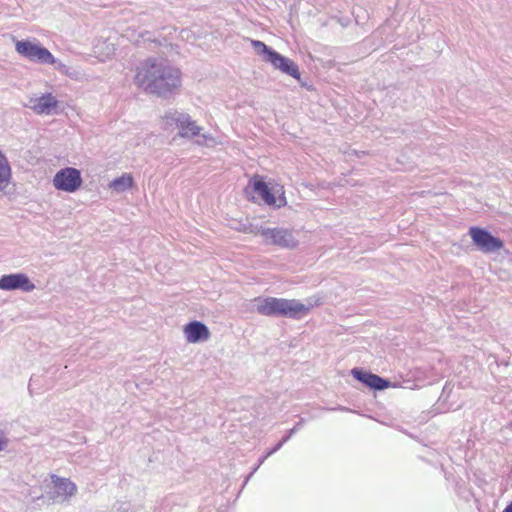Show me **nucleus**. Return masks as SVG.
<instances>
[{
  "mask_svg": "<svg viewBox=\"0 0 512 512\" xmlns=\"http://www.w3.org/2000/svg\"><path fill=\"white\" fill-rule=\"evenodd\" d=\"M133 81L147 94L169 97L181 89L183 73L168 58L150 56L136 66Z\"/></svg>",
  "mask_w": 512,
  "mask_h": 512,
  "instance_id": "nucleus-1",
  "label": "nucleus"
},
{
  "mask_svg": "<svg viewBox=\"0 0 512 512\" xmlns=\"http://www.w3.org/2000/svg\"><path fill=\"white\" fill-rule=\"evenodd\" d=\"M245 192L251 195L253 200L262 201L271 207L281 208L287 204L284 186L275 181L267 182L259 174L249 179Z\"/></svg>",
  "mask_w": 512,
  "mask_h": 512,
  "instance_id": "nucleus-2",
  "label": "nucleus"
},
{
  "mask_svg": "<svg viewBox=\"0 0 512 512\" xmlns=\"http://www.w3.org/2000/svg\"><path fill=\"white\" fill-rule=\"evenodd\" d=\"M258 301L257 311L265 316L300 318L311 310V306H306L295 299L267 297Z\"/></svg>",
  "mask_w": 512,
  "mask_h": 512,
  "instance_id": "nucleus-3",
  "label": "nucleus"
},
{
  "mask_svg": "<svg viewBox=\"0 0 512 512\" xmlns=\"http://www.w3.org/2000/svg\"><path fill=\"white\" fill-rule=\"evenodd\" d=\"M15 49L24 58L42 64H55L56 59L51 52L38 43L28 40L17 41Z\"/></svg>",
  "mask_w": 512,
  "mask_h": 512,
  "instance_id": "nucleus-4",
  "label": "nucleus"
},
{
  "mask_svg": "<svg viewBox=\"0 0 512 512\" xmlns=\"http://www.w3.org/2000/svg\"><path fill=\"white\" fill-rule=\"evenodd\" d=\"M81 173L76 168L66 167L59 170L54 178L53 185L57 190L68 193L76 192L82 186Z\"/></svg>",
  "mask_w": 512,
  "mask_h": 512,
  "instance_id": "nucleus-5",
  "label": "nucleus"
},
{
  "mask_svg": "<svg viewBox=\"0 0 512 512\" xmlns=\"http://www.w3.org/2000/svg\"><path fill=\"white\" fill-rule=\"evenodd\" d=\"M469 235L482 252L489 253L503 248V242L497 237L491 235L487 230L476 226L470 227Z\"/></svg>",
  "mask_w": 512,
  "mask_h": 512,
  "instance_id": "nucleus-6",
  "label": "nucleus"
},
{
  "mask_svg": "<svg viewBox=\"0 0 512 512\" xmlns=\"http://www.w3.org/2000/svg\"><path fill=\"white\" fill-rule=\"evenodd\" d=\"M263 236L269 244L279 246L281 248L292 249L297 246V240L293 233L284 228H272L263 231Z\"/></svg>",
  "mask_w": 512,
  "mask_h": 512,
  "instance_id": "nucleus-7",
  "label": "nucleus"
},
{
  "mask_svg": "<svg viewBox=\"0 0 512 512\" xmlns=\"http://www.w3.org/2000/svg\"><path fill=\"white\" fill-rule=\"evenodd\" d=\"M35 285L29 280V278L22 273L3 275L0 278V289L1 290H16L20 289L25 292L34 290Z\"/></svg>",
  "mask_w": 512,
  "mask_h": 512,
  "instance_id": "nucleus-8",
  "label": "nucleus"
},
{
  "mask_svg": "<svg viewBox=\"0 0 512 512\" xmlns=\"http://www.w3.org/2000/svg\"><path fill=\"white\" fill-rule=\"evenodd\" d=\"M265 60L271 63L274 68L279 69L283 73L290 75L297 80L300 79V72L297 64L291 59L284 57L280 53L276 51L269 52V58H265Z\"/></svg>",
  "mask_w": 512,
  "mask_h": 512,
  "instance_id": "nucleus-9",
  "label": "nucleus"
},
{
  "mask_svg": "<svg viewBox=\"0 0 512 512\" xmlns=\"http://www.w3.org/2000/svg\"><path fill=\"white\" fill-rule=\"evenodd\" d=\"M351 373L355 379L374 390H384L392 386L388 380L371 372L354 368Z\"/></svg>",
  "mask_w": 512,
  "mask_h": 512,
  "instance_id": "nucleus-10",
  "label": "nucleus"
},
{
  "mask_svg": "<svg viewBox=\"0 0 512 512\" xmlns=\"http://www.w3.org/2000/svg\"><path fill=\"white\" fill-rule=\"evenodd\" d=\"M183 332L188 343L206 341L210 337L209 329L200 321H192L188 323L184 326Z\"/></svg>",
  "mask_w": 512,
  "mask_h": 512,
  "instance_id": "nucleus-11",
  "label": "nucleus"
},
{
  "mask_svg": "<svg viewBox=\"0 0 512 512\" xmlns=\"http://www.w3.org/2000/svg\"><path fill=\"white\" fill-rule=\"evenodd\" d=\"M58 105L57 99L47 93L40 97H34L29 100V107L37 114H50Z\"/></svg>",
  "mask_w": 512,
  "mask_h": 512,
  "instance_id": "nucleus-12",
  "label": "nucleus"
},
{
  "mask_svg": "<svg viewBox=\"0 0 512 512\" xmlns=\"http://www.w3.org/2000/svg\"><path fill=\"white\" fill-rule=\"evenodd\" d=\"M176 122L181 137H194L199 135L201 128L198 127L195 122L191 121L189 116L180 115L176 119Z\"/></svg>",
  "mask_w": 512,
  "mask_h": 512,
  "instance_id": "nucleus-13",
  "label": "nucleus"
},
{
  "mask_svg": "<svg viewBox=\"0 0 512 512\" xmlns=\"http://www.w3.org/2000/svg\"><path fill=\"white\" fill-rule=\"evenodd\" d=\"M51 479L58 495L69 497L76 493V485L69 479L60 478L55 475H52Z\"/></svg>",
  "mask_w": 512,
  "mask_h": 512,
  "instance_id": "nucleus-14",
  "label": "nucleus"
},
{
  "mask_svg": "<svg viewBox=\"0 0 512 512\" xmlns=\"http://www.w3.org/2000/svg\"><path fill=\"white\" fill-rule=\"evenodd\" d=\"M11 167L5 155L0 151V190L6 193L11 180Z\"/></svg>",
  "mask_w": 512,
  "mask_h": 512,
  "instance_id": "nucleus-15",
  "label": "nucleus"
},
{
  "mask_svg": "<svg viewBox=\"0 0 512 512\" xmlns=\"http://www.w3.org/2000/svg\"><path fill=\"white\" fill-rule=\"evenodd\" d=\"M133 184H134L133 177L130 174L125 173L122 176H120L119 178L114 179L109 184V187L112 188L113 190H115L116 192H123V191H126V190L132 188Z\"/></svg>",
  "mask_w": 512,
  "mask_h": 512,
  "instance_id": "nucleus-16",
  "label": "nucleus"
},
{
  "mask_svg": "<svg viewBox=\"0 0 512 512\" xmlns=\"http://www.w3.org/2000/svg\"><path fill=\"white\" fill-rule=\"evenodd\" d=\"M251 45L258 53L264 54L265 58H269V52H274V50H272L264 42L259 40H251Z\"/></svg>",
  "mask_w": 512,
  "mask_h": 512,
  "instance_id": "nucleus-17",
  "label": "nucleus"
},
{
  "mask_svg": "<svg viewBox=\"0 0 512 512\" xmlns=\"http://www.w3.org/2000/svg\"><path fill=\"white\" fill-rule=\"evenodd\" d=\"M7 445V439L4 433L0 430V451H2Z\"/></svg>",
  "mask_w": 512,
  "mask_h": 512,
  "instance_id": "nucleus-18",
  "label": "nucleus"
},
{
  "mask_svg": "<svg viewBox=\"0 0 512 512\" xmlns=\"http://www.w3.org/2000/svg\"><path fill=\"white\" fill-rule=\"evenodd\" d=\"M504 512H512V504L511 503L509 505H507Z\"/></svg>",
  "mask_w": 512,
  "mask_h": 512,
  "instance_id": "nucleus-19",
  "label": "nucleus"
},
{
  "mask_svg": "<svg viewBox=\"0 0 512 512\" xmlns=\"http://www.w3.org/2000/svg\"><path fill=\"white\" fill-rule=\"evenodd\" d=\"M511 504H512V501H511Z\"/></svg>",
  "mask_w": 512,
  "mask_h": 512,
  "instance_id": "nucleus-20",
  "label": "nucleus"
},
{
  "mask_svg": "<svg viewBox=\"0 0 512 512\" xmlns=\"http://www.w3.org/2000/svg\"><path fill=\"white\" fill-rule=\"evenodd\" d=\"M511 504H512V501H511Z\"/></svg>",
  "mask_w": 512,
  "mask_h": 512,
  "instance_id": "nucleus-21",
  "label": "nucleus"
}]
</instances>
